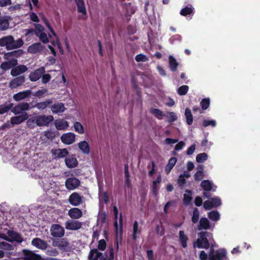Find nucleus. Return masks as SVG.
Wrapping results in <instances>:
<instances>
[{
    "label": "nucleus",
    "mask_w": 260,
    "mask_h": 260,
    "mask_svg": "<svg viewBox=\"0 0 260 260\" xmlns=\"http://www.w3.org/2000/svg\"><path fill=\"white\" fill-rule=\"evenodd\" d=\"M4 58L7 61L2 63L1 68L8 70L13 67L11 74L14 77L16 76V50L5 53Z\"/></svg>",
    "instance_id": "1"
},
{
    "label": "nucleus",
    "mask_w": 260,
    "mask_h": 260,
    "mask_svg": "<svg viewBox=\"0 0 260 260\" xmlns=\"http://www.w3.org/2000/svg\"><path fill=\"white\" fill-rule=\"evenodd\" d=\"M210 233L208 232H201L198 234L199 238L193 243V247L198 248L208 249L210 247V243L207 237Z\"/></svg>",
    "instance_id": "2"
},
{
    "label": "nucleus",
    "mask_w": 260,
    "mask_h": 260,
    "mask_svg": "<svg viewBox=\"0 0 260 260\" xmlns=\"http://www.w3.org/2000/svg\"><path fill=\"white\" fill-rule=\"evenodd\" d=\"M0 46L5 47L7 50L16 48V42L12 36L3 37L0 39Z\"/></svg>",
    "instance_id": "3"
},
{
    "label": "nucleus",
    "mask_w": 260,
    "mask_h": 260,
    "mask_svg": "<svg viewBox=\"0 0 260 260\" xmlns=\"http://www.w3.org/2000/svg\"><path fill=\"white\" fill-rule=\"evenodd\" d=\"M52 246L57 247L63 252H67L70 249V243L67 238L55 239L52 241Z\"/></svg>",
    "instance_id": "4"
},
{
    "label": "nucleus",
    "mask_w": 260,
    "mask_h": 260,
    "mask_svg": "<svg viewBox=\"0 0 260 260\" xmlns=\"http://www.w3.org/2000/svg\"><path fill=\"white\" fill-rule=\"evenodd\" d=\"M54 120L52 115H39L36 116V123L39 126H48L49 124Z\"/></svg>",
    "instance_id": "5"
},
{
    "label": "nucleus",
    "mask_w": 260,
    "mask_h": 260,
    "mask_svg": "<svg viewBox=\"0 0 260 260\" xmlns=\"http://www.w3.org/2000/svg\"><path fill=\"white\" fill-rule=\"evenodd\" d=\"M51 235L54 238H61L64 235V228L58 224H53L50 229Z\"/></svg>",
    "instance_id": "6"
},
{
    "label": "nucleus",
    "mask_w": 260,
    "mask_h": 260,
    "mask_svg": "<svg viewBox=\"0 0 260 260\" xmlns=\"http://www.w3.org/2000/svg\"><path fill=\"white\" fill-rule=\"evenodd\" d=\"M83 196L77 192L72 193L69 198V203L73 206H78L83 202Z\"/></svg>",
    "instance_id": "7"
},
{
    "label": "nucleus",
    "mask_w": 260,
    "mask_h": 260,
    "mask_svg": "<svg viewBox=\"0 0 260 260\" xmlns=\"http://www.w3.org/2000/svg\"><path fill=\"white\" fill-rule=\"evenodd\" d=\"M46 50L45 46L41 44V43H35L30 45L27 48L28 53L31 54L41 53Z\"/></svg>",
    "instance_id": "8"
},
{
    "label": "nucleus",
    "mask_w": 260,
    "mask_h": 260,
    "mask_svg": "<svg viewBox=\"0 0 260 260\" xmlns=\"http://www.w3.org/2000/svg\"><path fill=\"white\" fill-rule=\"evenodd\" d=\"M80 185V180L75 177L69 178L65 182L66 187L69 190H73L78 187Z\"/></svg>",
    "instance_id": "9"
},
{
    "label": "nucleus",
    "mask_w": 260,
    "mask_h": 260,
    "mask_svg": "<svg viewBox=\"0 0 260 260\" xmlns=\"http://www.w3.org/2000/svg\"><path fill=\"white\" fill-rule=\"evenodd\" d=\"M51 153L55 159H60L68 155L69 152L66 148L52 149Z\"/></svg>",
    "instance_id": "10"
},
{
    "label": "nucleus",
    "mask_w": 260,
    "mask_h": 260,
    "mask_svg": "<svg viewBox=\"0 0 260 260\" xmlns=\"http://www.w3.org/2000/svg\"><path fill=\"white\" fill-rule=\"evenodd\" d=\"M61 142L66 145H70L75 142L76 135L71 132H69L62 135L60 137Z\"/></svg>",
    "instance_id": "11"
},
{
    "label": "nucleus",
    "mask_w": 260,
    "mask_h": 260,
    "mask_svg": "<svg viewBox=\"0 0 260 260\" xmlns=\"http://www.w3.org/2000/svg\"><path fill=\"white\" fill-rule=\"evenodd\" d=\"M23 253L24 260H44V259L40 255L29 250H23Z\"/></svg>",
    "instance_id": "12"
},
{
    "label": "nucleus",
    "mask_w": 260,
    "mask_h": 260,
    "mask_svg": "<svg viewBox=\"0 0 260 260\" xmlns=\"http://www.w3.org/2000/svg\"><path fill=\"white\" fill-rule=\"evenodd\" d=\"M31 245L42 250H46L48 247L47 242L39 238L33 239L31 241Z\"/></svg>",
    "instance_id": "13"
},
{
    "label": "nucleus",
    "mask_w": 260,
    "mask_h": 260,
    "mask_svg": "<svg viewBox=\"0 0 260 260\" xmlns=\"http://www.w3.org/2000/svg\"><path fill=\"white\" fill-rule=\"evenodd\" d=\"M45 68L41 67L34 72H31L29 76L30 81L32 82L37 81L41 78L43 74L45 73Z\"/></svg>",
    "instance_id": "14"
},
{
    "label": "nucleus",
    "mask_w": 260,
    "mask_h": 260,
    "mask_svg": "<svg viewBox=\"0 0 260 260\" xmlns=\"http://www.w3.org/2000/svg\"><path fill=\"white\" fill-rule=\"evenodd\" d=\"M226 251L224 249L217 250L213 255L209 254V260H223L226 258Z\"/></svg>",
    "instance_id": "15"
},
{
    "label": "nucleus",
    "mask_w": 260,
    "mask_h": 260,
    "mask_svg": "<svg viewBox=\"0 0 260 260\" xmlns=\"http://www.w3.org/2000/svg\"><path fill=\"white\" fill-rule=\"evenodd\" d=\"M11 20L12 18L9 16H0V31L8 29Z\"/></svg>",
    "instance_id": "16"
},
{
    "label": "nucleus",
    "mask_w": 260,
    "mask_h": 260,
    "mask_svg": "<svg viewBox=\"0 0 260 260\" xmlns=\"http://www.w3.org/2000/svg\"><path fill=\"white\" fill-rule=\"evenodd\" d=\"M65 226L67 230L75 231L80 229L82 224L78 220H68L66 222Z\"/></svg>",
    "instance_id": "17"
},
{
    "label": "nucleus",
    "mask_w": 260,
    "mask_h": 260,
    "mask_svg": "<svg viewBox=\"0 0 260 260\" xmlns=\"http://www.w3.org/2000/svg\"><path fill=\"white\" fill-rule=\"evenodd\" d=\"M64 161L67 167L70 169L74 168L78 165L77 158L73 155L67 157L65 158Z\"/></svg>",
    "instance_id": "18"
},
{
    "label": "nucleus",
    "mask_w": 260,
    "mask_h": 260,
    "mask_svg": "<svg viewBox=\"0 0 260 260\" xmlns=\"http://www.w3.org/2000/svg\"><path fill=\"white\" fill-rule=\"evenodd\" d=\"M211 224L209 220L206 217H202L198 226V230L201 231L203 230H207L210 229Z\"/></svg>",
    "instance_id": "19"
},
{
    "label": "nucleus",
    "mask_w": 260,
    "mask_h": 260,
    "mask_svg": "<svg viewBox=\"0 0 260 260\" xmlns=\"http://www.w3.org/2000/svg\"><path fill=\"white\" fill-rule=\"evenodd\" d=\"M68 215L72 219H79L82 216V212L78 208H73L68 211Z\"/></svg>",
    "instance_id": "20"
},
{
    "label": "nucleus",
    "mask_w": 260,
    "mask_h": 260,
    "mask_svg": "<svg viewBox=\"0 0 260 260\" xmlns=\"http://www.w3.org/2000/svg\"><path fill=\"white\" fill-rule=\"evenodd\" d=\"M65 109L64 104L62 103H56L51 106V110L53 113H62Z\"/></svg>",
    "instance_id": "21"
},
{
    "label": "nucleus",
    "mask_w": 260,
    "mask_h": 260,
    "mask_svg": "<svg viewBox=\"0 0 260 260\" xmlns=\"http://www.w3.org/2000/svg\"><path fill=\"white\" fill-rule=\"evenodd\" d=\"M78 146L79 149L83 154H88L90 153V147L86 141H82L78 143Z\"/></svg>",
    "instance_id": "22"
},
{
    "label": "nucleus",
    "mask_w": 260,
    "mask_h": 260,
    "mask_svg": "<svg viewBox=\"0 0 260 260\" xmlns=\"http://www.w3.org/2000/svg\"><path fill=\"white\" fill-rule=\"evenodd\" d=\"M141 233V228L139 227V223L137 221H135L133 226V239L134 241H136L138 238V235Z\"/></svg>",
    "instance_id": "23"
},
{
    "label": "nucleus",
    "mask_w": 260,
    "mask_h": 260,
    "mask_svg": "<svg viewBox=\"0 0 260 260\" xmlns=\"http://www.w3.org/2000/svg\"><path fill=\"white\" fill-rule=\"evenodd\" d=\"M102 255L103 253L99 252L97 249H93L89 252L88 259L89 260H98Z\"/></svg>",
    "instance_id": "24"
},
{
    "label": "nucleus",
    "mask_w": 260,
    "mask_h": 260,
    "mask_svg": "<svg viewBox=\"0 0 260 260\" xmlns=\"http://www.w3.org/2000/svg\"><path fill=\"white\" fill-rule=\"evenodd\" d=\"M179 238L180 244L183 248L187 247V242L188 240V237L185 234L183 231H180L179 233Z\"/></svg>",
    "instance_id": "25"
},
{
    "label": "nucleus",
    "mask_w": 260,
    "mask_h": 260,
    "mask_svg": "<svg viewBox=\"0 0 260 260\" xmlns=\"http://www.w3.org/2000/svg\"><path fill=\"white\" fill-rule=\"evenodd\" d=\"M75 3L77 7L78 12L82 13L84 15H86V10L84 1L75 0Z\"/></svg>",
    "instance_id": "26"
},
{
    "label": "nucleus",
    "mask_w": 260,
    "mask_h": 260,
    "mask_svg": "<svg viewBox=\"0 0 260 260\" xmlns=\"http://www.w3.org/2000/svg\"><path fill=\"white\" fill-rule=\"evenodd\" d=\"M55 125L58 130H66L69 126V123L67 121L59 120L55 122Z\"/></svg>",
    "instance_id": "27"
},
{
    "label": "nucleus",
    "mask_w": 260,
    "mask_h": 260,
    "mask_svg": "<svg viewBox=\"0 0 260 260\" xmlns=\"http://www.w3.org/2000/svg\"><path fill=\"white\" fill-rule=\"evenodd\" d=\"M194 13V9L191 5L190 7L186 6L182 9L180 12V14L183 16H187L190 15H193Z\"/></svg>",
    "instance_id": "28"
},
{
    "label": "nucleus",
    "mask_w": 260,
    "mask_h": 260,
    "mask_svg": "<svg viewBox=\"0 0 260 260\" xmlns=\"http://www.w3.org/2000/svg\"><path fill=\"white\" fill-rule=\"evenodd\" d=\"M169 64L170 70L172 72H175L179 66L176 59L171 55L169 57Z\"/></svg>",
    "instance_id": "29"
},
{
    "label": "nucleus",
    "mask_w": 260,
    "mask_h": 260,
    "mask_svg": "<svg viewBox=\"0 0 260 260\" xmlns=\"http://www.w3.org/2000/svg\"><path fill=\"white\" fill-rule=\"evenodd\" d=\"M8 234L10 238L8 237L6 235L3 234H0V237L10 242L16 241V233H14L13 232L9 231L8 232Z\"/></svg>",
    "instance_id": "30"
},
{
    "label": "nucleus",
    "mask_w": 260,
    "mask_h": 260,
    "mask_svg": "<svg viewBox=\"0 0 260 260\" xmlns=\"http://www.w3.org/2000/svg\"><path fill=\"white\" fill-rule=\"evenodd\" d=\"M185 116L187 124L189 125H190L193 122V116L192 115L191 110L189 108H185Z\"/></svg>",
    "instance_id": "31"
},
{
    "label": "nucleus",
    "mask_w": 260,
    "mask_h": 260,
    "mask_svg": "<svg viewBox=\"0 0 260 260\" xmlns=\"http://www.w3.org/2000/svg\"><path fill=\"white\" fill-rule=\"evenodd\" d=\"M53 103L52 99H47L44 102L38 103L36 105V107L39 109H45L50 105Z\"/></svg>",
    "instance_id": "32"
},
{
    "label": "nucleus",
    "mask_w": 260,
    "mask_h": 260,
    "mask_svg": "<svg viewBox=\"0 0 260 260\" xmlns=\"http://www.w3.org/2000/svg\"><path fill=\"white\" fill-rule=\"evenodd\" d=\"M105 33H109L110 30L113 28L114 22L112 18H108L105 24Z\"/></svg>",
    "instance_id": "33"
},
{
    "label": "nucleus",
    "mask_w": 260,
    "mask_h": 260,
    "mask_svg": "<svg viewBox=\"0 0 260 260\" xmlns=\"http://www.w3.org/2000/svg\"><path fill=\"white\" fill-rule=\"evenodd\" d=\"M185 192L187 193L184 194L183 201L185 205H188L192 200V191L187 189Z\"/></svg>",
    "instance_id": "34"
},
{
    "label": "nucleus",
    "mask_w": 260,
    "mask_h": 260,
    "mask_svg": "<svg viewBox=\"0 0 260 260\" xmlns=\"http://www.w3.org/2000/svg\"><path fill=\"white\" fill-rule=\"evenodd\" d=\"M201 186L205 191H210L212 188V183L208 180H204L201 183Z\"/></svg>",
    "instance_id": "35"
},
{
    "label": "nucleus",
    "mask_w": 260,
    "mask_h": 260,
    "mask_svg": "<svg viewBox=\"0 0 260 260\" xmlns=\"http://www.w3.org/2000/svg\"><path fill=\"white\" fill-rule=\"evenodd\" d=\"M31 94V91L30 90H26L23 91L17 92V101L29 97Z\"/></svg>",
    "instance_id": "36"
},
{
    "label": "nucleus",
    "mask_w": 260,
    "mask_h": 260,
    "mask_svg": "<svg viewBox=\"0 0 260 260\" xmlns=\"http://www.w3.org/2000/svg\"><path fill=\"white\" fill-rule=\"evenodd\" d=\"M73 126L75 131L79 134H83L84 129L83 125L79 122L76 121L74 123Z\"/></svg>",
    "instance_id": "37"
},
{
    "label": "nucleus",
    "mask_w": 260,
    "mask_h": 260,
    "mask_svg": "<svg viewBox=\"0 0 260 260\" xmlns=\"http://www.w3.org/2000/svg\"><path fill=\"white\" fill-rule=\"evenodd\" d=\"M150 113L159 120L162 119V116H165L163 112L158 109L152 108L150 109Z\"/></svg>",
    "instance_id": "38"
},
{
    "label": "nucleus",
    "mask_w": 260,
    "mask_h": 260,
    "mask_svg": "<svg viewBox=\"0 0 260 260\" xmlns=\"http://www.w3.org/2000/svg\"><path fill=\"white\" fill-rule=\"evenodd\" d=\"M210 104V100L209 98L203 99L200 102V106L202 110H207Z\"/></svg>",
    "instance_id": "39"
},
{
    "label": "nucleus",
    "mask_w": 260,
    "mask_h": 260,
    "mask_svg": "<svg viewBox=\"0 0 260 260\" xmlns=\"http://www.w3.org/2000/svg\"><path fill=\"white\" fill-rule=\"evenodd\" d=\"M219 212L216 211H212L208 213V217L213 221H217L219 219Z\"/></svg>",
    "instance_id": "40"
},
{
    "label": "nucleus",
    "mask_w": 260,
    "mask_h": 260,
    "mask_svg": "<svg viewBox=\"0 0 260 260\" xmlns=\"http://www.w3.org/2000/svg\"><path fill=\"white\" fill-rule=\"evenodd\" d=\"M13 104L10 103L8 105H2L0 106V114H3L7 112L11 109L12 108Z\"/></svg>",
    "instance_id": "41"
},
{
    "label": "nucleus",
    "mask_w": 260,
    "mask_h": 260,
    "mask_svg": "<svg viewBox=\"0 0 260 260\" xmlns=\"http://www.w3.org/2000/svg\"><path fill=\"white\" fill-rule=\"evenodd\" d=\"M208 158V155L205 152L198 154L196 156V161L198 163H201L206 160Z\"/></svg>",
    "instance_id": "42"
},
{
    "label": "nucleus",
    "mask_w": 260,
    "mask_h": 260,
    "mask_svg": "<svg viewBox=\"0 0 260 260\" xmlns=\"http://www.w3.org/2000/svg\"><path fill=\"white\" fill-rule=\"evenodd\" d=\"M189 90V87L187 85H182L177 89V93L180 95H185Z\"/></svg>",
    "instance_id": "43"
},
{
    "label": "nucleus",
    "mask_w": 260,
    "mask_h": 260,
    "mask_svg": "<svg viewBox=\"0 0 260 260\" xmlns=\"http://www.w3.org/2000/svg\"><path fill=\"white\" fill-rule=\"evenodd\" d=\"M28 117V114L26 112H20V114H17V124L26 120Z\"/></svg>",
    "instance_id": "44"
},
{
    "label": "nucleus",
    "mask_w": 260,
    "mask_h": 260,
    "mask_svg": "<svg viewBox=\"0 0 260 260\" xmlns=\"http://www.w3.org/2000/svg\"><path fill=\"white\" fill-rule=\"evenodd\" d=\"M200 213L198 208H196L193 211L191 221L193 223H196L199 219Z\"/></svg>",
    "instance_id": "45"
},
{
    "label": "nucleus",
    "mask_w": 260,
    "mask_h": 260,
    "mask_svg": "<svg viewBox=\"0 0 260 260\" xmlns=\"http://www.w3.org/2000/svg\"><path fill=\"white\" fill-rule=\"evenodd\" d=\"M47 89L46 88L39 89L35 91L32 95L37 98H40L44 96L47 93Z\"/></svg>",
    "instance_id": "46"
},
{
    "label": "nucleus",
    "mask_w": 260,
    "mask_h": 260,
    "mask_svg": "<svg viewBox=\"0 0 260 260\" xmlns=\"http://www.w3.org/2000/svg\"><path fill=\"white\" fill-rule=\"evenodd\" d=\"M113 212L114 214V218L115 222L114 223V227L116 230V233L118 232V223H117V219H118V210L116 206L113 207Z\"/></svg>",
    "instance_id": "47"
},
{
    "label": "nucleus",
    "mask_w": 260,
    "mask_h": 260,
    "mask_svg": "<svg viewBox=\"0 0 260 260\" xmlns=\"http://www.w3.org/2000/svg\"><path fill=\"white\" fill-rule=\"evenodd\" d=\"M37 36L39 38V40L43 43L46 44L49 42V39L46 33L43 32L40 34H37Z\"/></svg>",
    "instance_id": "48"
},
{
    "label": "nucleus",
    "mask_w": 260,
    "mask_h": 260,
    "mask_svg": "<svg viewBox=\"0 0 260 260\" xmlns=\"http://www.w3.org/2000/svg\"><path fill=\"white\" fill-rule=\"evenodd\" d=\"M135 59L137 62H145L149 60V58L146 55L140 53L136 56Z\"/></svg>",
    "instance_id": "49"
},
{
    "label": "nucleus",
    "mask_w": 260,
    "mask_h": 260,
    "mask_svg": "<svg viewBox=\"0 0 260 260\" xmlns=\"http://www.w3.org/2000/svg\"><path fill=\"white\" fill-rule=\"evenodd\" d=\"M210 200L213 208L217 207L221 204V200L218 197L211 198Z\"/></svg>",
    "instance_id": "50"
},
{
    "label": "nucleus",
    "mask_w": 260,
    "mask_h": 260,
    "mask_svg": "<svg viewBox=\"0 0 260 260\" xmlns=\"http://www.w3.org/2000/svg\"><path fill=\"white\" fill-rule=\"evenodd\" d=\"M29 105L27 103H23L17 104V114H20V111L27 110L28 109Z\"/></svg>",
    "instance_id": "51"
},
{
    "label": "nucleus",
    "mask_w": 260,
    "mask_h": 260,
    "mask_svg": "<svg viewBox=\"0 0 260 260\" xmlns=\"http://www.w3.org/2000/svg\"><path fill=\"white\" fill-rule=\"evenodd\" d=\"M14 248V246L6 242H0V249L5 250H12Z\"/></svg>",
    "instance_id": "52"
},
{
    "label": "nucleus",
    "mask_w": 260,
    "mask_h": 260,
    "mask_svg": "<svg viewBox=\"0 0 260 260\" xmlns=\"http://www.w3.org/2000/svg\"><path fill=\"white\" fill-rule=\"evenodd\" d=\"M46 254L49 256H56L59 254V252L56 248H50L47 250Z\"/></svg>",
    "instance_id": "53"
},
{
    "label": "nucleus",
    "mask_w": 260,
    "mask_h": 260,
    "mask_svg": "<svg viewBox=\"0 0 260 260\" xmlns=\"http://www.w3.org/2000/svg\"><path fill=\"white\" fill-rule=\"evenodd\" d=\"M216 125V122L214 120H204L203 121V126L204 127H207L211 125L212 127H215Z\"/></svg>",
    "instance_id": "54"
},
{
    "label": "nucleus",
    "mask_w": 260,
    "mask_h": 260,
    "mask_svg": "<svg viewBox=\"0 0 260 260\" xmlns=\"http://www.w3.org/2000/svg\"><path fill=\"white\" fill-rule=\"evenodd\" d=\"M16 124V116L13 117L11 119V122H8L6 123H5L3 126V128L4 129L9 128L10 126H13V125Z\"/></svg>",
    "instance_id": "55"
},
{
    "label": "nucleus",
    "mask_w": 260,
    "mask_h": 260,
    "mask_svg": "<svg viewBox=\"0 0 260 260\" xmlns=\"http://www.w3.org/2000/svg\"><path fill=\"white\" fill-rule=\"evenodd\" d=\"M36 116L32 117L27 119L26 123L27 125L30 128H34L36 123Z\"/></svg>",
    "instance_id": "56"
},
{
    "label": "nucleus",
    "mask_w": 260,
    "mask_h": 260,
    "mask_svg": "<svg viewBox=\"0 0 260 260\" xmlns=\"http://www.w3.org/2000/svg\"><path fill=\"white\" fill-rule=\"evenodd\" d=\"M106 245L107 244L105 240L104 239H101L99 241L98 247L100 250L104 251L106 248Z\"/></svg>",
    "instance_id": "57"
},
{
    "label": "nucleus",
    "mask_w": 260,
    "mask_h": 260,
    "mask_svg": "<svg viewBox=\"0 0 260 260\" xmlns=\"http://www.w3.org/2000/svg\"><path fill=\"white\" fill-rule=\"evenodd\" d=\"M186 183V179L183 175H180L178 179V184L180 187H183Z\"/></svg>",
    "instance_id": "58"
},
{
    "label": "nucleus",
    "mask_w": 260,
    "mask_h": 260,
    "mask_svg": "<svg viewBox=\"0 0 260 260\" xmlns=\"http://www.w3.org/2000/svg\"><path fill=\"white\" fill-rule=\"evenodd\" d=\"M42 78V82L44 84H46L49 82L51 79V76L49 74H45L44 73L41 76Z\"/></svg>",
    "instance_id": "59"
},
{
    "label": "nucleus",
    "mask_w": 260,
    "mask_h": 260,
    "mask_svg": "<svg viewBox=\"0 0 260 260\" xmlns=\"http://www.w3.org/2000/svg\"><path fill=\"white\" fill-rule=\"evenodd\" d=\"M27 70V67L24 65L17 66V76L25 72Z\"/></svg>",
    "instance_id": "60"
},
{
    "label": "nucleus",
    "mask_w": 260,
    "mask_h": 260,
    "mask_svg": "<svg viewBox=\"0 0 260 260\" xmlns=\"http://www.w3.org/2000/svg\"><path fill=\"white\" fill-rule=\"evenodd\" d=\"M177 119V117L174 112H170L169 116L168 117V121L169 123H172L176 121Z\"/></svg>",
    "instance_id": "61"
},
{
    "label": "nucleus",
    "mask_w": 260,
    "mask_h": 260,
    "mask_svg": "<svg viewBox=\"0 0 260 260\" xmlns=\"http://www.w3.org/2000/svg\"><path fill=\"white\" fill-rule=\"evenodd\" d=\"M204 177V173H200L196 172L194 175V179L195 181H200Z\"/></svg>",
    "instance_id": "62"
},
{
    "label": "nucleus",
    "mask_w": 260,
    "mask_h": 260,
    "mask_svg": "<svg viewBox=\"0 0 260 260\" xmlns=\"http://www.w3.org/2000/svg\"><path fill=\"white\" fill-rule=\"evenodd\" d=\"M203 206L205 210H210L213 208L211 200H207L204 202Z\"/></svg>",
    "instance_id": "63"
},
{
    "label": "nucleus",
    "mask_w": 260,
    "mask_h": 260,
    "mask_svg": "<svg viewBox=\"0 0 260 260\" xmlns=\"http://www.w3.org/2000/svg\"><path fill=\"white\" fill-rule=\"evenodd\" d=\"M44 30V28L41 24H35V31L36 35L37 34H40L41 32H43Z\"/></svg>",
    "instance_id": "64"
}]
</instances>
